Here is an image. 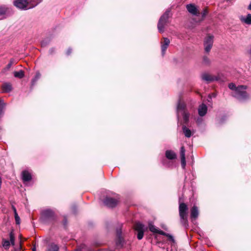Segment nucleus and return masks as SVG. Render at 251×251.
I'll use <instances>...</instances> for the list:
<instances>
[{
    "mask_svg": "<svg viewBox=\"0 0 251 251\" xmlns=\"http://www.w3.org/2000/svg\"><path fill=\"white\" fill-rule=\"evenodd\" d=\"M165 156L170 160H173L176 158V153L172 150H167L165 152Z\"/></svg>",
    "mask_w": 251,
    "mask_h": 251,
    "instance_id": "21",
    "label": "nucleus"
},
{
    "mask_svg": "<svg viewBox=\"0 0 251 251\" xmlns=\"http://www.w3.org/2000/svg\"><path fill=\"white\" fill-rule=\"evenodd\" d=\"M186 8L188 12L194 15H198V9L196 6L193 4H189L186 6Z\"/></svg>",
    "mask_w": 251,
    "mask_h": 251,
    "instance_id": "15",
    "label": "nucleus"
},
{
    "mask_svg": "<svg viewBox=\"0 0 251 251\" xmlns=\"http://www.w3.org/2000/svg\"><path fill=\"white\" fill-rule=\"evenodd\" d=\"M5 106V103L4 102L3 100L1 99H0V116L1 115L2 110Z\"/></svg>",
    "mask_w": 251,
    "mask_h": 251,
    "instance_id": "32",
    "label": "nucleus"
},
{
    "mask_svg": "<svg viewBox=\"0 0 251 251\" xmlns=\"http://www.w3.org/2000/svg\"><path fill=\"white\" fill-rule=\"evenodd\" d=\"M147 229L144 225L140 222H137L134 225V229L137 231V239L141 240L144 236V232Z\"/></svg>",
    "mask_w": 251,
    "mask_h": 251,
    "instance_id": "5",
    "label": "nucleus"
},
{
    "mask_svg": "<svg viewBox=\"0 0 251 251\" xmlns=\"http://www.w3.org/2000/svg\"><path fill=\"white\" fill-rule=\"evenodd\" d=\"M54 215V212L51 209H46L42 212V216L46 219L53 218Z\"/></svg>",
    "mask_w": 251,
    "mask_h": 251,
    "instance_id": "14",
    "label": "nucleus"
},
{
    "mask_svg": "<svg viewBox=\"0 0 251 251\" xmlns=\"http://www.w3.org/2000/svg\"><path fill=\"white\" fill-rule=\"evenodd\" d=\"M6 8L4 6H0V16L3 15L5 14Z\"/></svg>",
    "mask_w": 251,
    "mask_h": 251,
    "instance_id": "33",
    "label": "nucleus"
},
{
    "mask_svg": "<svg viewBox=\"0 0 251 251\" xmlns=\"http://www.w3.org/2000/svg\"><path fill=\"white\" fill-rule=\"evenodd\" d=\"M170 10H167L160 18L158 24L157 28L159 32L163 33L164 31L165 25L168 22Z\"/></svg>",
    "mask_w": 251,
    "mask_h": 251,
    "instance_id": "4",
    "label": "nucleus"
},
{
    "mask_svg": "<svg viewBox=\"0 0 251 251\" xmlns=\"http://www.w3.org/2000/svg\"><path fill=\"white\" fill-rule=\"evenodd\" d=\"M207 111V107L205 104H201L198 108V113L199 115L200 116H204Z\"/></svg>",
    "mask_w": 251,
    "mask_h": 251,
    "instance_id": "16",
    "label": "nucleus"
},
{
    "mask_svg": "<svg viewBox=\"0 0 251 251\" xmlns=\"http://www.w3.org/2000/svg\"><path fill=\"white\" fill-rule=\"evenodd\" d=\"M185 150L183 146H182L180 148V154L181 157V166L183 169H185L186 166V160H185Z\"/></svg>",
    "mask_w": 251,
    "mask_h": 251,
    "instance_id": "12",
    "label": "nucleus"
},
{
    "mask_svg": "<svg viewBox=\"0 0 251 251\" xmlns=\"http://www.w3.org/2000/svg\"><path fill=\"white\" fill-rule=\"evenodd\" d=\"M72 49L71 48H69L66 51L67 55H70L72 53Z\"/></svg>",
    "mask_w": 251,
    "mask_h": 251,
    "instance_id": "37",
    "label": "nucleus"
},
{
    "mask_svg": "<svg viewBox=\"0 0 251 251\" xmlns=\"http://www.w3.org/2000/svg\"><path fill=\"white\" fill-rule=\"evenodd\" d=\"M118 202L117 199L109 197H106L103 201L104 204L108 207H115Z\"/></svg>",
    "mask_w": 251,
    "mask_h": 251,
    "instance_id": "8",
    "label": "nucleus"
},
{
    "mask_svg": "<svg viewBox=\"0 0 251 251\" xmlns=\"http://www.w3.org/2000/svg\"><path fill=\"white\" fill-rule=\"evenodd\" d=\"M203 63L205 65H208L210 64V61L208 57L206 56H203L202 58Z\"/></svg>",
    "mask_w": 251,
    "mask_h": 251,
    "instance_id": "31",
    "label": "nucleus"
},
{
    "mask_svg": "<svg viewBox=\"0 0 251 251\" xmlns=\"http://www.w3.org/2000/svg\"><path fill=\"white\" fill-rule=\"evenodd\" d=\"M25 75L24 72L23 70H20L19 71H15L14 72V76L15 77L19 78H22Z\"/></svg>",
    "mask_w": 251,
    "mask_h": 251,
    "instance_id": "25",
    "label": "nucleus"
},
{
    "mask_svg": "<svg viewBox=\"0 0 251 251\" xmlns=\"http://www.w3.org/2000/svg\"><path fill=\"white\" fill-rule=\"evenodd\" d=\"M214 36L213 35H208L204 39L203 45L204 47V51L206 53H209L210 51L213 44Z\"/></svg>",
    "mask_w": 251,
    "mask_h": 251,
    "instance_id": "6",
    "label": "nucleus"
},
{
    "mask_svg": "<svg viewBox=\"0 0 251 251\" xmlns=\"http://www.w3.org/2000/svg\"><path fill=\"white\" fill-rule=\"evenodd\" d=\"M225 119V117H224V118H222V119L220 120V123H223V121H224Z\"/></svg>",
    "mask_w": 251,
    "mask_h": 251,
    "instance_id": "41",
    "label": "nucleus"
},
{
    "mask_svg": "<svg viewBox=\"0 0 251 251\" xmlns=\"http://www.w3.org/2000/svg\"><path fill=\"white\" fill-rule=\"evenodd\" d=\"M21 246H20L19 248L15 250V251H21Z\"/></svg>",
    "mask_w": 251,
    "mask_h": 251,
    "instance_id": "40",
    "label": "nucleus"
},
{
    "mask_svg": "<svg viewBox=\"0 0 251 251\" xmlns=\"http://www.w3.org/2000/svg\"><path fill=\"white\" fill-rule=\"evenodd\" d=\"M13 209L14 211V217L15 219V222L16 224L20 225V217L18 216V213L16 211V209L15 207H13Z\"/></svg>",
    "mask_w": 251,
    "mask_h": 251,
    "instance_id": "27",
    "label": "nucleus"
},
{
    "mask_svg": "<svg viewBox=\"0 0 251 251\" xmlns=\"http://www.w3.org/2000/svg\"><path fill=\"white\" fill-rule=\"evenodd\" d=\"M162 235H164L167 237L169 238V239L172 241L173 242H175L174 237L172 235L165 232V234H162Z\"/></svg>",
    "mask_w": 251,
    "mask_h": 251,
    "instance_id": "34",
    "label": "nucleus"
},
{
    "mask_svg": "<svg viewBox=\"0 0 251 251\" xmlns=\"http://www.w3.org/2000/svg\"><path fill=\"white\" fill-rule=\"evenodd\" d=\"M22 177L24 182L29 181L32 178L31 174L27 171H24L22 172Z\"/></svg>",
    "mask_w": 251,
    "mask_h": 251,
    "instance_id": "17",
    "label": "nucleus"
},
{
    "mask_svg": "<svg viewBox=\"0 0 251 251\" xmlns=\"http://www.w3.org/2000/svg\"><path fill=\"white\" fill-rule=\"evenodd\" d=\"M201 77L203 80L206 81L207 83L218 80L217 77L212 76L206 73L201 74Z\"/></svg>",
    "mask_w": 251,
    "mask_h": 251,
    "instance_id": "9",
    "label": "nucleus"
},
{
    "mask_svg": "<svg viewBox=\"0 0 251 251\" xmlns=\"http://www.w3.org/2000/svg\"><path fill=\"white\" fill-rule=\"evenodd\" d=\"M122 225H120L116 229L117 239L116 241V245L117 247L119 248L124 247L125 241L122 237Z\"/></svg>",
    "mask_w": 251,
    "mask_h": 251,
    "instance_id": "7",
    "label": "nucleus"
},
{
    "mask_svg": "<svg viewBox=\"0 0 251 251\" xmlns=\"http://www.w3.org/2000/svg\"><path fill=\"white\" fill-rule=\"evenodd\" d=\"M41 74L39 72H37L35 77L32 79L31 81V85L33 86L36 81L40 78Z\"/></svg>",
    "mask_w": 251,
    "mask_h": 251,
    "instance_id": "28",
    "label": "nucleus"
},
{
    "mask_svg": "<svg viewBox=\"0 0 251 251\" xmlns=\"http://www.w3.org/2000/svg\"><path fill=\"white\" fill-rule=\"evenodd\" d=\"M75 251H95L91 248L87 247L85 244H82L75 250Z\"/></svg>",
    "mask_w": 251,
    "mask_h": 251,
    "instance_id": "23",
    "label": "nucleus"
},
{
    "mask_svg": "<svg viewBox=\"0 0 251 251\" xmlns=\"http://www.w3.org/2000/svg\"><path fill=\"white\" fill-rule=\"evenodd\" d=\"M32 251H36V248H35V247H34V248L32 249Z\"/></svg>",
    "mask_w": 251,
    "mask_h": 251,
    "instance_id": "43",
    "label": "nucleus"
},
{
    "mask_svg": "<svg viewBox=\"0 0 251 251\" xmlns=\"http://www.w3.org/2000/svg\"><path fill=\"white\" fill-rule=\"evenodd\" d=\"M10 245V242L8 240H3L2 241V246L5 249H9V247Z\"/></svg>",
    "mask_w": 251,
    "mask_h": 251,
    "instance_id": "29",
    "label": "nucleus"
},
{
    "mask_svg": "<svg viewBox=\"0 0 251 251\" xmlns=\"http://www.w3.org/2000/svg\"><path fill=\"white\" fill-rule=\"evenodd\" d=\"M207 10L206 9H204L201 13L202 17L204 18L207 15Z\"/></svg>",
    "mask_w": 251,
    "mask_h": 251,
    "instance_id": "36",
    "label": "nucleus"
},
{
    "mask_svg": "<svg viewBox=\"0 0 251 251\" xmlns=\"http://www.w3.org/2000/svg\"><path fill=\"white\" fill-rule=\"evenodd\" d=\"M164 43H161V53L162 56H164L165 54V51L168 47L170 41V40L166 37L163 38Z\"/></svg>",
    "mask_w": 251,
    "mask_h": 251,
    "instance_id": "11",
    "label": "nucleus"
},
{
    "mask_svg": "<svg viewBox=\"0 0 251 251\" xmlns=\"http://www.w3.org/2000/svg\"><path fill=\"white\" fill-rule=\"evenodd\" d=\"M9 238H10V243L11 244H12V245L14 246V242H15V237H14V235L13 233V232H10V234H9Z\"/></svg>",
    "mask_w": 251,
    "mask_h": 251,
    "instance_id": "30",
    "label": "nucleus"
},
{
    "mask_svg": "<svg viewBox=\"0 0 251 251\" xmlns=\"http://www.w3.org/2000/svg\"><path fill=\"white\" fill-rule=\"evenodd\" d=\"M188 207L184 203H180L179 205V214L180 217H183V215H187Z\"/></svg>",
    "mask_w": 251,
    "mask_h": 251,
    "instance_id": "10",
    "label": "nucleus"
},
{
    "mask_svg": "<svg viewBox=\"0 0 251 251\" xmlns=\"http://www.w3.org/2000/svg\"><path fill=\"white\" fill-rule=\"evenodd\" d=\"M180 222L183 226L186 227L188 226V223L187 218V215H183V217H180Z\"/></svg>",
    "mask_w": 251,
    "mask_h": 251,
    "instance_id": "26",
    "label": "nucleus"
},
{
    "mask_svg": "<svg viewBox=\"0 0 251 251\" xmlns=\"http://www.w3.org/2000/svg\"><path fill=\"white\" fill-rule=\"evenodd\" d=\"M42 0H15L14 5L19 9L26 10L32 8L40 3Z\"/></svg>",
    "mask_w": 251,
    "mask_h": 251,
    "instance_id": "2",
    "label": "nucleus"
},
{
    "mask_svg": "<svg viewBox=\"0 0 251 251\" xmlns=\"http://www.w3.org/2000/svg\"><path fill=\"white\" fill-rule=\"evenodd\" d=\"M12 62H10L8 64V65H7V69H9L10 68V67H11L12 66Z\"/></svg>",
    "mask_w": 251,
    "mask_h": 251,
    "instance_id": "38",
    "label": "nucleus"
},
{
    "mask_svg": "<svg viewBox=\"0 0 251 251\" xmlns=\"http://www.w3.org/2000/svg\"><path fill=\"white\" fill-rule=\"evenodd\" d=\"M182 131L185 135V136L187 138H190L194 133V130H190L185 126H182Z\"/></svg>",
    "mask_w": 251,
    "mask_h": 251,
    "instance_id": "19",
    "label": "nucleus"
},
{
    "mask_svg": "<svg viewBox=\"0 0 251 251\" xmlns=\"http://www.w3.org/2000/svg\"><path fill=\"white\" fill-rule=\"evenodd\" d=\"M248 9L251 10V1L249 5L248 6Z\"/></svg>",
    "mask_w": 251,
    "mask_h": 251,
    "instance_id": "42",
    "label": "nucleus"
},
{
    "mask_svg": "<svg viewBox=\"0 0 251 251\" xmlns=\"http://www.w3.org/2000/svg\"><path fill=\"white\" fill-rule=\"evenodd\" d=\"M228 87L233 91L232 95L240 101H244L249 98V96L246 92L247 87L244 85H240L236 87L235 84H229Z\"/></svg>",
    "mask_w": 251,
    "mask_h": 251,
    "instance_id": "1",
    "label": "nucleus"
},
{
    "mask_svg": "<svg viewBox=\"0 0 251 251\" xmlns=\"http://www.w3.org/2000/svg\"><path fill=\"white\" fill-rule=\"evenodd\" d=\"M54 49L53 48L50 49L49 50L50 54H52L54 52Z\"/></svg>",
    "mask_w": 251,
    "mask_h": 251,
    "instance_id": "39",
    "label": "nucleus"
},
{
    "mask_svg": "<svg viewBox=\"0 0 251 251\" xmlns=\"http://www.w3.org/2000/svg\"><path fill=\"white\" fill-rule=\"evenodd\" d=\"M50 42V40L48 39L43 40L41 42V45L42 47H45Z\"/></svg>",
    "mask_w": 251,
    "mask_h": 251,
    "instance_id": "35",
    "label": "nucleus"
},
{
    "mask_svg": "<svg viewBox=\"0 0 251 251\" xmlns=\"http://www.w3.org/2000/svg\"><path fill=\"white\" fill-rule=\"evenodd\" d=\"M176 114L178 120L179 119L180 115H182L185 123L189 121V114L186 110V105L183 102L179 100L178 101L176 107Z\"/></svg>",
    "mask_w": 251,
    "mask_h": 251,
    "instance_id": "3",
    "label": "nucleus"
},
{
    "mask_svg": "<svg viewBox=\"0 0 251 251\" xmlns=\"http://www.w3.org/2000/svg\"><path fill=\"white\" fill-rule=\"evenodd\" d=\"M240 20L243 23L247 25H251V14H248L246 16H241Z\"/></svg>",
    "mask_w": 251,
    "mask_h": 251,
    "instance_id": "20",
    "label": "nucleus"
},
{
    "mask_svg": "<svg viewBox=\"0 0 251 251\" xmlns=\"http://www.w3.org/2000/svg\"><path fill=\"white\" fill-rule=\"evenodd\" d=\"M2 91L4 93H8L12 89V85L10 83L6 82L1 86Z\"/></svg>",
    "mask_w": 251,
    "mask_h": 251,
    "instance_id": "22",
    "label": "nucleus"
},
{
    "mask_svg": "<svg viewBox=\"0 0 251 251\" xmlns=\"http://www.w3.org/2000/svg\"><path fill=\"white\" fill-rule=\"evenodd\" d=\"M149 228L150 230L153 233H158L160 235L165 234L164 231L157 228L151 223L149 224Z\"/></svg>",
    "mask_w": 251,
    "mask_h": 251,
    "instance_id": "13",
    "label": "nucleus"
},
{
    "mask_svg": "<svg viewBox=\"0 0 251 251\" xmlns=\"http://www.w3.org/2000/svg\"><path fill=\"white\" fill-rule=\"evenodd\" d=\"M199 216V210L198 207L194 205L191 209V218L192 220H195Z\"/></svg>",
    "mask_w": 251,
    "mask_h": 251,
    "instance_id": "18",
    "label": "nucleus"
},
{
    "mask_svg": "<svg viewBox=\"0 0 251 251\" xmlns=\"http://www.w3.org/2000/svg\"><path fill=\"white\" fill-rule=\"evenodd\" d=\"M47 251H59V247L54 243H51L48 245Z\"/></svg>",
    "mask_w": 251,
    "mask_h": 251,
    "instance_id": "24",
    "label": "nucleus"
}]
</instances>
